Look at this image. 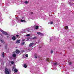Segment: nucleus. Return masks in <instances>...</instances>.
Wrapping results in <instances>:
<instances>
[{
  "mask_svg": "<svg viewBox=\"0 0 74 74\" xmlns=\"http://www.w3.org/2000/svg\"><path fill=\"white\" fill-rule=\"evenodd\" d=\"M5 48L6 49L7 48V45H5Z\"/></svg>",
  "mask_w": 74,
  "mask_h": 74,
  "instance_id": "31",
  "label": "nucleus"
},
{
  "mask_svg": "<svg viewBox=\"0 0 74 74\" xmlns=\"http://www.w3.org/2000/svg\"><path fill=\"white\" fill-rule=\"evenodd\" d=\"M37 34H38V35H40L41 36H44V34H43L42 33H40V32H37Z\"/></svg>",
  "mask_w": 74,
  "mask_h": 74,
  "instance_id": "5",
  "label": "nucleus"
},
{
  "mask_svg": "<svg viewBox=\"0 0 74 74\" xmlns=\"http://www.w3.org/2000/svg\"><path fill=\"white\" fill-rule=\"evenodd\" d=\"M36 27V29H37L38 28V26H34V27Z\"/></svg>",
  "mask_w": 74,
  "mask_h": 74,
  "instance_id": "16",
  "label": "nucleus"
},
{
  "mask_svg": "<svg viewBox=\"0 0 74 74\" xmlns=\"http://www.w3.org/2000/svg\"><path fill=\"white\" fill-rule=\"evenodd\" d=\"M54 66H57L58 65V66H59V64H58L56 62H55L53 63Z\"/></svg>",
  "mask_w": 74,
  "mask_h": 74,
  "instance_id": "10",
  "label": "nucleus"
},
{
  "mask_svg": "<svg viewBox=\"0 0 74 74\" xmlns=\"http://www.w3.org/2000/svg\"><path fill=\"white\" fill-rule=\"evenodd\" d=\"M0 41H1V43H3V44H4V43H5L4 41V40H1L0 39Z\"/></svg>",
  "mask_w": 74,
  "mask_h": 74,
  "instance_id": "9",
  "label": "nucleus"
},
{
  "mask_svg": "<svg viewBox=\"0 0 74 74\" xmlns=\"http://www.w3.org/2000/svg\"><path fill=\"white\" fill-rule=\"evenodd\" d=\"M20 21L21 22H26V21H25V20L22 19L20 20Z\"/></svg>",
  "mask_w": 74,
  "mask_h": 74,
  "instance_id": "11",
  "label": "nucleus"
},
{
  "mask_svg": "<svg viewBox=\"0 0 74 74\" xmlns=\"http://www.w3.org/2000/svg\"><path fill=\"white\" fill-rule=\"evenodd\" d=\"M9 37V36H7V37L8 38V37Z\"/></svg>",
  "mask_w": 74,
  "mask_h": 74,
  "instance_id": "39",
  "label": "nucleus"
},
{
  "mask_svg": "<svg viewBox=\"0 0 74 74\" xmlns=\"http://www.w3.org/2000/svg\"><path fill=\"white\" fill-rule=\"evenodd\" d=\"M0 47H1V45H0Z\"/></svg>",
  "mask_w": 74,
  "mask_h": 74,
  "instance_id": "43",
  "label": "nucleus"
},
{
  "mask_svg": "<svg viewBox=\"0 0 74 74\" xmlns=\"http://www.w3.org/2000/svg\"><path fill=\"white\" fill-rule=\"evenodd\" d=\"M20 42H21V41L20 40H17L16 41V43H20Z\"/></svg>",
  "mask_w": 74,
  "mask_h": 74,
  "instance_id": "12",
  "label": "nucleus"
},
{
  "mask_svg": "<svg viewBox=\"0 0 74 74\" xmlns=\"http://www.w3.org/2000/svg\"><path fill=\"white\" fill-rule=\"evenodd\" d=\"M23 18H24V17H22V19H23Z\"/></svg>",
  "mask_w": 74,
  "mask_h": 74,
  "instance_id": "38",
  "label": "nucleus"
},
{
  "mask_svg": "<svg viewBox=\"0 0 74 74\" xmlns=\"http://www.w3.org/2000/svg\"><path fill=\"white\" fill-rule=\"evenodd\" d=\"M27 50H25V51L23 50V52H25V51H27Z\"/></svg>",
  "mask_w": 74,
  "mask_h": 74,
  "instance_id": "33",
  "label": "nucleus"
},
{
  "mask_svg": "<svg viewBox=\"0 0 74 74\" xmlns=\"http://www.w3.org/2000/svg\"><path fill=\"white\" fill-rule=\"evenodd\" d=\"M28 32H30V31H29V30H28Z\"/></svg>",
  "mask_w": 74,
  "mask_h": 74,
  "instance_id": "37",
  "label": "nucleus"
},
{
  "mask_svg": "<svg viewBox=\"0 0 74 74\" xmlns=\"http://www.w3.org/2000/svg\"><path fill=\"white\" fill-rule=\"evenodd\" d=\"M28 51H31V49H28Z\"/></svg>",
  "mask_w": 74,
  "mask_h": 74,
  "instance_id": "32",
  "label": "nucleus"
},
{
  "mask_svg": "<svg viewBox=\"0 0 74 74\" xmlns=\"http://www.w3.org/2000/svg\"><path fill=\"white\" fill-rule=\"evenodd\" d=\"M12 70H14L15 73H17V71H18V70L16 69V68H15V67H13Z\"/></svg>",
  "mask_w": 74,
  "mask_h": 74,
  "instance_id": "4",
  "label": "nucleus"
},
{
  "mask_svg": "<svg viewBox=\"0 0 74 74\" xmlns=\"http://www.w3.org/2000/svg\"><path fill=\"white\" fill-rule=\"evenodd\" d=\"M0 21H3V19H2L1 18V17H0Z\"/></svg>",
  "mask_w": 74,
  "mask_h": 74,
  "instance_id": "22",
  "label": "nucleus"
},
{
  "mask_svg": "<svg viewBox=\"0 0 74 74\" xmlns=\"http://www.w3.org/2000/svg\"><path fill=\"white\" fill-rule=\"evenodd\" d=\"M32 39H33V40H34L35 39H37V37H35L34 38H32Z\"/></svg>",
  "mask_w": 74,
  "mask_h": 74,
  "instance_id": "18",
  "label": "nucleus"
},
{
  "mask_svg": "<svg viewBox=\"0 0 74 74\" xmlns=\"http://www.w3.org/2000/svg\"><path fill=\"white\" fill-rule=\"evenodd\" d=\"M46 60L47 61H49V58H47Z\"/></svg>",
  "mask_w": 74,
  "mask_h": 74,
  "instance_id": "29",
  "label": "nucleus"
},
{
  "mask_svg": "<svg viewBox=\"0 0 74 74\" xmlns=\"http://www.w3.org/2000/svg\"><path fill=\"white\" fill-rule=\"evenodd\" d=\"M22 33H25V32H22Z\"/></svg>",
  "mask_w": 74,
  "mask_h": 74,
  "instance_id": "36",
  "label": "nucleus"
},
{
  "mask_svg": "<svg viewBox=\"0 0 74 74\" xmlns=\"http://www.w3.org/2000/svg\"><path fill=\"white\" fill-rule=\"evenodd\" d=\"M2 56L3 58H4V52H3L2 54Z\"/></svg>",
  "mask_w": 74,
  "mask_h": 74,
  "instance_id": "20",
  "label": "nucleus"
},
{
  "mask_svg": "<svg viewBox=\"0 0 74 74\" xmlns=\"http://www.w3.org/2000/svg\"><path fill=\"white\" fill-rule=\"evenodd\" d=\"M12 39L13 40H15V39H16V38L15 36H13L12 37Z\"/></svg>",
  "mask_w": 74,
  "mask_h": 74,
  "instance_id": "14",
  "label": "nucleus"
},
{
  "mask_svg": "<svg viewBox=\"0 0 74 74\" xmlns=\"http://www.w3.org/2000/svg\"><path fill=\"white\" fill-rule=\"evenodd\" d=\"M34 44V43H31L29 44V47H32V46H33V45Z\"/></svg>",
  "mask_w": 74,
  "mask_h": 74,
  "instance_id": "6",
  "label": "nucleus"
},
{
  "mask_svg": "<svg viewBox=\"0 0 74 74\" xmlns=\"http://www.w3.org/2000/svg\"><path fill=\"white\" fill-rule=\"evenodd\" d=\"M16 52L17 53H20V51L17 50L16 51Z\"/></svg>",
  "mask_w": 74,
  "mask_h": 74,
  "instance_id": "8",
  "label": "nucleus"
},
{
  "mask_svg": "<svg viewBox=\"0 0 74 74\" xmlns=\"http://www.w3.org/2000/svg\"><path fill=\"white\" fill-rule=\"evenodd\" d=\"M11 71L10 69H8L7 68H5V74H10Z\"/></svg>",
  "mask_w": 74,
  "mask_h": 74,
  "instance_id": "2",
  "label": "nucleus"
},
{
  "mask_svg": "<svg viewBox=\"0 0 74 74\" xmlns=\"http://www.w3.org/2000/svg\"><path fill=\"white\" fill-rule=\"evenodd\" d=\"M69 65H71V62H69Z\"/></svg>",
  "mask_w": 74,
  "mask_h": 74,
  "instance_id": "28",
  "label": "nucleus"
},
{
  "mask_svg": "<svg viewBox=\"0 0 74 74\" xmlns=\"http://www.w3.org/2000/svg\"><path fill=\"white\" fill-rule=\"evenodd\" d=\"M29 15L32 16V19H37V16L35 15V13H33L32 12H30L29 13Z\"/></svg>",
  "mask_w": 74,
  "mask_h": 74,
  "instance_id": "1",
  "label": "nucleus"
},
{
  "mask_svg": "<svg viewBox=\"0 0 74 74\" xmlns=\"http://www.w3.org/2000/svg\"><path fill=\"white\" fill-rule=\"evenodd\" d=\"M30 36V34H28L26 35V36H27V37H29V36Z\"/></svg>",
  "mask_w": 74,
  "mask_h": 74,
  "instance_id": "23",
  "label": "nucleus"
},
{
  "mask_svg": "<svg viewBox=\"0 0 74 74\" xmlns=\"http://www.w3.org/2000/svg\"><path fill=\"white\" fill-rule=\"evenodd\" d=\"M17 21L18 22V23H21V20L20 19H19L18 18H17Z\"/></svg>",
  "mask_w": 74,
  "mask_h": 74,
  "instance_id": "7",
  "label": "nucleus"
},
{
  "mask_svg": "<svg viewBox=\"0 0 74 74\" xmlns=\"http://www.w3.org/2000/svg\"><path fill=\"white\" fill-rule=\"evenodd\" d=\"M26 41H28V40H26Z\"/></svg>",
  "mask_w": 74,
  "mask_h": 74,
  "instance_id": "40",
  "label": "nucleus"
},
{
  "mask_svg": "<svg viewBox=\"0 0 74 74\" xmlns=\"http://www.w3.org/2000/svg\"><path fill=\"white\" fill-rule=\"evenodd\" d=\"M26 57H28V55L27 54H26L25 55Z\"/></svg>",
  "mask_w": 74,
  "mask_h": 74,
  "instance_id": "30",
  "label": "nucleus"
},
{
  "mask_svg": "<svg viewBox=\"0 0 74 74\" xmlns=\"http://www.w3.org/2000/svg\"><path fill=\"white\" fill-rule=\"evenodd\" d=\"M71 6H72V5H70Z\"/></svg>",
  "mask_w": 74,
  "mask_h": 74,
  "instance_id": "41",
  "label": "nucleus"
},
{
  "mask_svg": "<svg viewBox=\"0 0 74 74\" xmlns=\"http://www.w3.org/2000/svg\"><path fill=\"white\" fill-rule=\"evenodd\" d=\"M38 58V57L37 56H35V58Z\"/></svg>",
  "mask_w": 74,
  "mask_h": 74,
  "instance_id": "25",
  "label": "nucleus"
},
{
  "mask_svg": "<svg viewBox=\"0 0 74 74\" xmlns=\"http://www.w3.org/2000/svg\"><path fill=\"white\" fill-rule=\"evenodd\" d=\"M12 56L13 58H15L16 56V55L15 54H14L12 55Z\"/></svg>",
  "mask_w": 74,
  "mask_h": 74,
  "instance_id": "13",
  "label": "nucleus"
},
{
  "mask_svg": "<svg viewBox=\"0 0 74 74\" xmlns=\"http://www.w3.org/2000/svg\"><path fill=\"white\" fill-rule=\"evenodd\" d=\"M65 29H68V26H66L65 27Z\"/></svg>",
  "mask_w": 74,
  "mask_h": 74,
  "instance_id": "26",
  "label": "nucleus"
},
{
  "mask_svg": "<svg viewBox=\"0 0 74 74\" xmlns=\"http://www.w3.org/2000/svg\"><path fill=\"white\" fill-rule=\"evenodd\" d=\"M36 43H37V42H36Z\"/></svg>",
  "mask_w": 74,
  "mask_h": 74,
  "instance_id": "42",
  "label": "nucleus"
},
{
  "mask_svg": "<svg viewBox=\"0 0 74 74\" xmlns=\"http://www.w3.org/2000/svg\"><path fill=\"white\" fill-rule=\"evenodd\" d=\"M53 53V51L52 50H51V53L52 54Z\"/></svg>",
  "mask_w": 74,
  "mask_h": 74,
  "instance_id": "27",
  "label": "nucleus"
},
{
  "mask_svg": "<svg viewBox=\"0 0 74 74\" xmlns=\"http://www.w3.org/2000/svg\"><path fill=\"white\" fill-rule=\"evenodd\" d=\"M10 63H11V64H14V62H13V61L10 62Z\"/></svg>",
  "mask_w": 74,
  "mask_h": 74,
  "instance_id": "24",
  "label": "nucleus"
},
{
  "mask_svg": "<svg viewBox=\"0 0 74 74\" xmlns=\"http://www.w3.org/2000/svg\"><path fill=\"white\" fill-rule=\"evenodd\" d=\"M0 32H2V33H3V34H4V35H5L6 36L7 35V34H8L7 33V32H5L4 31L2 30H0Z\"/></svg>",
  "mask_w": 74,
  "mask_h": 74,
  "instance_id": "3",
  "label": "nucleus"
},
{
  "mask_svg": "<svg viewBox=\"0 0 74 74\" xmlns=\"http://www.w3.org/2000/svg\"><path fill=\"white\" fill-rule=\"evenodd\" d=\"M25 44V42H23L21 43V45H24Z\"/></svg>",
  "mask_w": 74,
  "mask_h": 74,
  "instance_id": "21",
  "label": "nucleus"
},
{
  "mask_svg": "<svg viewBox=\"0 0 74 74\" xmlns=\"http://www.w3.org/2000/svg\"><path fill=\"white\" fill-rule=\"evenodd\" d=\"M50 41H51V39H50Z\"/></svg>",
  "mask_w": 74,
  "mask_h": 74,
  "instance_id": "44",
  "label": "nucleus"
},
{
  "mask_svg": "<svg viewBox=\"0 0 74 74\" xmlns=\"http://www.w3.org/2000/svg\"><path fill=\"white\" fill-rule=\"evenodd\" d=\"M24 3L25 4H28L29 3V1H26L24 2Z\"/></svg>",
  "mask_w": 74,
  "mask_h": 74,
  "instance_id": "17",
  "label": "nucleus"
},
{
  "mask_svg": "<svg viewBox=\"0 0 74 74\" xmlns=\"http://www.w3.org/2000/svg\"><path fill=\"white\" fill-rule=\"evenodd\" d=\"M25 41V39H23L22 40V41Z\"/></svg>",
  "mask_w": 74,
  "mask_h": 74,
  "instance_id": "34",
  "label": "nucleus"
},
{
  "mask_svg": "<svg viewBox=\"0 0 74 74\" xmlns=\"http://www.w3.org/2000/svg\"><path fill=\"white\" fill-rule=\"evenodd\" d=\"M16 37H19V35H16Z\"/></svg>",
  "mask_w": 74,
  "mask_h": 74,
  "instance_id": "35",
  "label": "nucleus"
},
{
  "mask_svg": "<svg viewBox=\"0 0 74 74\" xmlns=\"http://www.w3.org/2000/svg\"><path fill=\"white\" fill-rule=\"evenodd\" d=\"M23 67H24L25 68H26V67H27V65H26V64H24L23 65Z\"/></svg>",
  "mask_w": 74,
  "mask_h": 74,
  "instance_id": "15",
  "label": "nucleus"
},
{
  "mask_svg": "<svg viewBox=\"0 0 74 74\" xmlns=\"http://www.w3.org/2000/svg\"><path fill=\"white\" fill-rule=\"evenodd\" d=\"M49 23L50 24H51V25H52V24H53V22H49Z\"/></svg>",
  "mask_w": 74,
  "mask_h": 74,
  "instance_id": "19",
  "label": "nucleus"
}]
</instances>
